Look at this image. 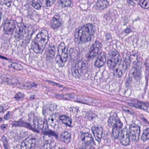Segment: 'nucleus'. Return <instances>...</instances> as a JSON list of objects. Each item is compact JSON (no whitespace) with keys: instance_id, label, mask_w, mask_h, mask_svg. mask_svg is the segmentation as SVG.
Returning a JSON list of instances; mask_svg holds the SVG:
<instances>
[{"instance_id":"nucleus-31","label":"nucleus","mask_w":149,"mask_h":149,"mask_svg":"<svg viewBox=\"0 0 149 149\" xmlns=\"http://www.w3.org/2000/svg\"><path fill=\"white\" fill-rule=\"evenodd\" d=\"M129 135L130 139L131 141L134 143L136 142L139 140L138 136L139 135H137L136 134L129 132Z\"/></svg>"},{"instance_id":"nucleus-39","label":"nucleus","mask_w":149,"mask_h":149,"mask_svg":"<svg viewBox=\"0 0 149 149\" xmlns=\"http://www.w3.org/2000/svg\"><path fill=\"white\" fill-rule=\"evenodd\" d=\"M110 56H111V58L114 60H115L118 56V52L116 50L114 51L111 53Z\"/></svg>"},{"instance_id":"nucleus-10","label":"nucleus","mask_w":149,"mask_h":149,"mask_svg":"<svg viewBox=\"0 0 149 149\" xmlns=\"http://www.w3.org/2000/svg\"><path fill=\"white\" fill-rule=\"evenodd\" d=\"M35 138H26L21 143V149H34Z\"/></svg>"},{"instance_id":"nucleus-53","label":"nucleus","mask_w":149,"mask_h":149,"mask_svg":"<svg viewBox=\"0 0 149 149\" xmlns=\"http://www.w3.org/2000/svg\"><path fill=\"white\" fill-rule=\"evenodd\" d=\"M11 4V0H9L8 1V2L5 5L6 6H8V7H9L10 6Z\"/></svg>"},{"instance_id":"nucleus-56","label":"nucleus","mask_w":149,"mask_h":149,"mask_svg":"<svg viewBox=\"0 0 149 149\" xmlns=\"http://www.w3.org/2000/svg\"><path fill=\"white\" fill-rule=\"evenodd\" d=\"M0 58L1 59H5L6 60H8V59L7 58L1 55H0Z\"/></svg>"},{"instance_id":"nucleus-52","label":"nucleus","mask_w":149,"mask_h":149,"mask_svg":"<svg viewBox=\"0 0 149 149\" xmlns=\"http://www.w3.org/2000/svg\"><path fill=\"white\" fill-rule=\"evenodd\" d=\"M57 97L59 100H61L62 99H63V95L62 94L58 95H57Z\"/></svg>"},{"instance_id":"nucleus-61","label":"nucleus","mask_w":149,"mask_h":149,"mask_svg":"<svg viewBox=\"0 0 149 149\" xmlns=\"http://www.w3.org/2000/svg\"><path fill=\"white\" fill-rule=\"evenodd\" d=\"M52 84V85H53L54 86H56L57 85H58V84H57V83H55V82H53Z\"/></svg>"},{"instance_id":"nucleus-27","label":"nucleus","mask_w":149,"mask_h":149,"mask_svg":"<svg viewBox=\"0 0 149 149\" xmlns=\"http://www.w3.org/2000/svg\"><path fill=\"white\" fill-rule=\"evenodd\" d=\"M141 139L143 141L149 140V127L146 128L143 130Z\"/></svg>"},{"instance_id":"nucleus-45","label":"nucleus","mask_w":149,"mask_h":149,"mask_svg":"<svg viewBox=\"0 0 149 149\" xmlns=\"http://www.w3.org/2000/svg\"><path fill=\"white\" fill-rule=\"evenodd\" d=\"M78 109L74 107H71L70 108V111L73 113H75L76 112H78Z\"/></svg>"},{"instance_id":"nucleus-24","label":"nucleus","mask_w":149,"mask_h":149,"mask_svg":"<svg viewBox=\"0 0 149 149\" xmlns=\"http://www.w3.org/2000/svg\"><path fill=\"white\" fill-rule=\"evenodd\" d=\"M58 2L62 8L70 7L72 4L71 0H59Z\"/></svg>"},{"instance_id":"nucleus-36","label":"nucleus","mask_w":149,"mask_h":149,"mask_svg":"<svg viewBox=\"0 0 149 149\" xmlns=\"http://www.w3.org/2000/svg\"><path fill=\"white\" fill-rule=\"evenodd\" d=\"M83 95H77L74 98V101L78 103H84L82 102V98Z\"/></svg>"},{"instance_id":"nucleus-13","label":"nucleus","mask_w":149,"mask_h":149,"mask_svg":"<svg viewBox=\"0 0 149 149\" xmlns=\"http://www.w3.org/2000/svg\"><path fill=\"white\" fill-rule=\"evenodd\" d=\"M12 125L13 127L18 126L27 128L30 130L33 129L31 125L29 123L23 121L22 118H20L18 121H14Z\"/></svg>"},{"instance_id":"nucleus-55","label":"nucleus","mask_w":149,"mask_h":149,"mask_svg":"<svg viewBox=\"0 0 149 149\" xmlns=\"http://www.w3.org/2000/svg\"><path fill=\"white\" fill-rule=\"evenodd\" d=\"M63 99L65 100H68V96L67 94L63 95Z\"/></svg>"},{"instance_id":"nucleus-43","label":"nucleus","mask_w":149,"mask_h":149,"mask_svg":"<svg viewBox=\"0 0 149 149\" xmlns=\"http://www.w3.org/2000/svg\"><path fill=\"white\" fill-rule=\"evenodd\" d=\"M142 121L145 124H149V121L146 118L143 116H141L140 117Z\"/></svg>"},{"instance_id":"nucleus-14","label":"nucleus","mask_w":149,"mask_h":149,"mask_svg":"<svg viewBox=\"0 0 149 149\" xmlns=\"http://www.w3.org/2000/svg\"><path fill=\"white\" fill-rule=\"evenodd\" d=\"M94 59H96L95 63V66L98 68H100L104 65V63L106 62V56L103 54L98 56L97 55V58H94L93 59H91L90 60H90H93Z\"/></svg>"},{"instance_id":"nucleus-20","label":"nucleus","mask_w":149,"mask_h":149,"mask_svg":"<svg viewBox=\"0 0 149 149\" xmlns=\"http://www.w3.org/2000/svg\"><path fill=\"white\" fill-rule=\"evenodd\" d=\"M133 107L137 108L140 109L145 111L148 110V107L143 102L138 101L136 103H130Z\"/></svg>"},{"instance_id":"nucleus-57","label":"nucleus","mask_w":149,"mask_h":149,"mask_svg":"<svg viewBox=\"0 0 149 149\" xmlns=\"http://www.w3.org/2000/svg\"><path fill=\"white\" fill-rule=\"evenodd\" d=\"M3 146L4 147L5 149H8V145L7 144H5V143L3 144Z\"/></svg>"},{"instance_id":"nucleus-29","label":"nucleus","mask_w":149,"mask_h":149,"mask_svg":"<svg viewBox=\"0 0 149 149\" xmlns=\"http://www.w3.org/2000/svg\"><path fill=\"white\" fill-rule=\"evenodd\" d=\"M31 4L36 9H40L41 8V3L38 0H32Z\"/></svg>"},{"instance_id":"nucleus-8","label":"nucleus","mask_w":149,"mask_h":149,"mask_svg":"<svg viewBox=\"0 0 149 149\" xmlns=\"http://www.w3.org/2000/svg\"><path fill=\"white\" fill-rule=\"evenodd\" d=\"M108 123L109 126L112 128L116 127L122 128L123 126V123L117 115L111 116L108 120Z\"/></svg>"},{"instance_id":"nucleus-63","label":"nucleus","mask_w":149,"mask_h":149,"mask_svg":"<svg viewBox=\"0 0 149 149\" xmlns=\"http://www.w3.org/2000/svg\"><path fill=\"white\" fill-rule=\"evenodd\" d=\"M57 84H58V85L56 86H58L59 88H61L63 87L61 85H60L59 84L57 83Z\"/></svg>"},{"instance_id":"nucleus-11","label":"nucleus","mask_w":149,"mask_h":149,"mask_svg":"<svg viewBox=\"0 0 149 149\" xmlns=\"http://www.w3.org/2000/svg\"><path fill=\"white\" fill-rule=\"evenodd\" d=\"M33 126H32L33 129L31 130L34 132L39 133V130L42 129L44 127V121L41 118H38L36 120H33Z\"/></svg>"},{"instance_id":"nucleus-25","label":"nucleus","mask_w":149,"mask_h":149,"mask_svg":"<svg viewBox=\"0 0 149 149\" xmlns=\"http://www.w3.org/2000/svg\"><path fill=\"white\" fill-rule=\"evenodd\" d=\"M131 71L132 72V74L136 80L139 81L141 79V73L138 71L136 67H132L131 69Z\"/></svg>"},{"instance_id":"nucleus-49","label":"nucleus","mask_w":149,"mask_h":149,"mask_svg":"<svg viewBox=\"0 0 149 149\" xmlns=\"http://www.w3.org/2000/svg\"><path fill=\"white\" fill-rule=\"evenodd\" d=\"M86 70V72H91L92 70V66L91 65H89L88 67L87 66Z\"/></svg>"},{"instance_id":"nucleus-6","label":"nucleus","mask_w":149,"mask_h":149,"mask_svg":"<svg viewBox=\"0 0 149 149\" xmlns=\"http://www.w3.org/2000/svg\"><path fill=\"white\" fill-rule=\"evenodd\" d=\"M17 23V22L14 20H6L4 23V33L7 35L12 34L16 29V25Z\"/></svg>"},{"instance_id":"nucleus-40","label":"nucleus","mask_w":149,"mask_h":149,"mask_svg":"<svg viewBox=\"0 0 149 149\" xmlns=\"http://www.w3.org/2000/svg\"><path fill=\"white\" fill-rule=\"evenodd\" d=\"M56 0H46L45 3L46 7H50L54 4Z\"/></svg>"},{"instance_id":"nucleus-50","label":"nucleus","mask_w":149,"mask_h":149,"mask_svg":"<svg viewBox=\"0 0 149 149\" xmlns=\"http://www.w3.org/2000/svg\"><path fill=\"white\" fill-rule=\"evenodd\" d=\"M6 111L3 107L0 106V115L3 114Z\"/></svg>"},{"instance_id":"nucleus-9","label":"nucleus","mask_w":149,"mask_h":149,"mask_svg":"<svg viewBox=\"0 0 149 149\" xmlns=\"http://www.w3.org/2000/svg\"><path fill=\"white\" fill-rule=\"evenodd\" d=\"M87 67L85 63L83 62H80L79 66H76L72 68V73L73 74H74L77 76H78L79 75L82 76L86 70Z\"/></svg>"},{"instance_id":"nucleus-1","label":"nucleus","mask_w":149,"mask_h":149,"mask_svg":"<svg viewBox=\"0 0 149 149\" xmlns=\"http://www.w3.org/2000/svg\"><path fill=\"white\" fill-rule=\"evenodd\" d=\"M74 35L75 41L79 43H85L91 41L95 33V31L91 24H88L76 29Z\"/></svg>"},{"instance_id":"nucleus-35","label":"nucleus","mask_w":149,"mask_h":149,"mask_svg":"<svg viewBox=\"0 0 149 149\" xmlns=\"http://www.w3.org/2000/svg\"><path fill=\"white\" fill-rule=\"evenodd\" d=\"M107 63L108 67L111 69H113L116 66L115 62L111 59H109L107 61Z\"/></svg>"},{"instance_id":"nucleus-5","label":"nucleus","mask_w":149,"mask_h":149,"mask_svg":"<svg viewBox=\"0 0 149 149\" xmlns=\"http://www.w3.org/2000/svg\"><path fill=\"white\" fill-rule=\"evenodd\" d=\"M102 45L101 43L97 40L92 45L90 50L86 54V57L90 60L97 58V54L100 50Z\"/></svg>"},{"instance_id":"nucleus-60","label":"nucleus","mask_w":149,"mask_h":149,"mask_svg":"<svg viewBox=\"0 0 149 149\" xmlns=\"http://www.w3.org/2000/svg\"><path fill=\"white\" fill-rule=\"evenodd\" d=\"M30 98L31 99H35V98H34V95H31L30 97Z\"/></svg>"},{"instance_id":"nucleus-46","label":"nucleus","mask_w":149,"mask_h":149,"mask_svg":"<svg viewBox=\"0 0 149 149\" xmlns=\"http://www.w3.org/2000/svg\"><path fill=\"white\" fill-rule=\"evenodd\" d=\"M8 126V125L7 124H3L1 125L0 126L1 129L3 130L4 132L7 130Z\"/></svg>"},{"instance_id":"nucleus-17","label":"nucleus","mask_w":149,"mask_h":149,"mask_svg":"<svg viewBox=\"0 0 149 149\" xmlns=\"http://www.w3.org/2000/svg\"><path fill=\"white\" fill-rule=\"evenodd\" d=\"M58 119L59 121L66 125L70 127L72 123V120L68 116L63 115H60L58 116Z\"/></svg>"},{"instance_id":"nucleus-18","label":"nucleus","mask_w":149,"mask_h":149,"mask_svg":"<svg viewBox=\"0 0 149 149\" xmlns=\"http://www.w3.org/2000/svg\"><path fill=\"white\" fill-rule=\"evenodd\" d=\"M60 138L62 142L68 143L71 139V134L67 131L63 132L60 134Z\"/></svg>"},{"instance_id":"nucleus-54","label":"nucleus","mask_w":149,"mask_h":149,"mask_svg":"<svg viewBox=\"0 0 149 149\" xmlns=\"http://www.w3.org/2000/svg\"><path fill=\"white\" fill-rule=\"evenodd\" d=\"M128 20L126 17H124V22L127 23L128 22Z\"/></svg>"},{"instance_id":"nucleus-22","label":"nucleus","mask_w":149,"mask_h":149,"mask_svg":"<svg viewBox=\"0 0 149 149\" xmlns=\"http://www.w3.org/2000/svg\"><path fill=\"white\" fill-rule=\"evenodd\" d=\"M130 133H134L137 135H139L140 133V127L137 125L135 124H130Z\"/></svg>"},{"instance_id":"nucleus-19","label":"nucleus","mask_w":149,"mask_h":149,"mask_svg":"<svg viewBox=\"0 0 149 149\" xmlns=\"http://www.w3.org/2000/svg\"><path fill=\"white\" fill-rule=\"evenodd\" d=\"M45 136H43L44 138L46 136H48L49 138L54 137L55 139H57L58 138V134L57 132L48 129L45 130L43 132Z\"/></svg>"},{"instance_id":"nucleus-38","label":"nucleus","mask_w":149,"mask_h":149,"mask_svg":"<svg viewBox=\"0 0 149 149\" xmlns=\"http://www.w3.org/2000/svg\"><path fill=\"white\" fill-rule=\"evenodd\" d=\"M114 73L119 78L121 77L123 74L122 70L118 69H117L116 70Z\"/></svg>"},{"instance_id":"nucleus-42","label":"nucleus","mask_w":149,"mask_h":149,"mask_svg":"<svg viewBox=\"0 0 149 149\" xmlns=\"http://www.w3.org/2000/svg\"><path fill=\"white\" fill-rule=\"evenodd\" d=\"M12 112L8 111L7 113L4 116L3 118L6 120H9L10 118V116Z\"/></svg>"},{"instance_id":"nucleus-3","label":"nucleus","mask_w":149,"mask_h":149,"mask_svg":"<svg viewBox=\"0 0 149 149\" xmlns=\"http://www.w3.org/2000/svg\"><path fill=\"white\" fill-rule=\"evenodd\" d=\"M80 139L84 142L82 143L79 149H94L93 146L95 145L94 140L91 134L88 132H80Z\"/></svg>"},{"instance_id":"nucleus-2","label":"nucleus","mask_w":149,"mask_h":149,"mask_svg":"<svg viewBox=\"0 0 149 149\" xmlns=\"http://www.w3.org/2000/svg\"><path fill=\"white\" fill-rule=\"evenodd\" d=\"M49 38L47 31L46 30H43L36 35L35 38L37 42H34L33 50L37 53L42 52L43 50L42 46H45L48 43Z\"/></svg>"},{"instance_id":"nucleus-21","label":"nucleus","mask_w":149,"mask_h":149,"mask_svg":"<svg viewBox=\"0 0 149 149\" xmlns=\"http://www.w3.org/2000/svg\"><path fill=\"white\" fill-rule=\"evenodd\" d=\"M3 79L4 81L7 82L9 85L10 86H13L14 87L16 86L19 83L18 81L15 78L11 79L6 77H4Z\"/></svg>"},{"instance_id":"nucleus-34","label":"nucleus","mask_w":149,"mask_h":149,"mask_svg":"<svg viewBox=\"0 0 149 149\" xmlns=\"http://www.w3.org/2000/svg\"><path fill=\"white\" fill-rule=\"evenodd\" d=\"M38 84L34 82L32 83H27L24 85V86L26 87L28 89H30L33 87H37Z\"/></svg>"},{"instance_id":"nucleus-4","label":"nucleus","mask_w":149,"mask_h":149,"mask_svg":"<svg viewBox=\"0 0 149 149\" xmlns=\"http://www.w3.org/2000/svg\"><path fill=\"white\" fill-rule=\"evenodd\" d=\"M65 47L64 42H61L58 47L57 51L59 54L61 53V56L57 55L55 61L59 67H63L64 66L65 63L67 61L68 54L65 52Z\"/></svg>"},{"instance_id":"nucleus-62","label":"nucleus","mask_w":149,"mask_h":149,"mask_svg":"<svg viewBox=\"0 0 149 149\" xmlns=\"http://www.w3.org/2000/svg\"><path fill=\"white\" fill-rule=\"evenodd\" d=\"M136 56V59L137 58V55H136L135 54H132L131 55V57L133 56L134 57H135Z\"/></svg>"},{"instance_id":"nucleus-16","label":"nucleus","mask_w":149,"mask_h":149,"mask_svg":"<svg viewBox=\"0 0 149 149\" xmlns=\"http://www.w3.org/2000/svg\"><path fill=\"white\" fill-rule=\"evenodd\" d=\"M125 135L123 132L121 134V138L120 141L122 145L126 146L129 144L130 140V139L129 132H126Z\"/></svg>"},{"instance_id":"nucleus-51","label":"nucleus","mask_w":149,"mask_h":149,"mask_svg":"<svg viewBox=\"0 0 149 149\" xmlns=\"http://www.w3.org/2000/svg\"><path fill=\"white\" fill-rule=\"evenodd\" d=\"M124 32L126 33L129 34L131 32V31L130 28L127 27L126 29L124 30Z\"/></svg>"},{"instance_id":"nucleus-33","label":"nucleus","mask_w":149,"mask_h":149,"mask_svg":"<svg viewBox=\"0 0 149 149\" xmlns=\"http://www.w3.org/2000/svg\"><path fill=\"white\" fill-rule=\"evenodd\" d=\"M104 39L106 42L110 44L112 41V38L111 34L109 33H106L105 34Z\"/></svg>"},{"instance_id":"nucleus-44","label":"nucleus","mask_w":149,"mask_h":149,"mask_svg":"<svg viewBox=\"0 0 149 149\" xmlns=\"http://www.w3.org/2000/svg\"><path fill=\"white\" fill-rule=\"evenodd\" d=\"M145 78L146 80V83H148V78L149 77V70L148 69H146V71L145 72Z\"/></svg>"},{"instance_id":"nucleus-23","label":"nucleus","mask_w":149,"mask_h":149,"mask_svg":"<svg viewBox=\"0 0 149 149\" xmlns=\"http://www.w3.org/2000/svg\"><path fill=\"white\" fill-rule=\"evenodd\" d=\"M121 128L116 127L112 128V135L114 139H117L118 138L120 133V134L123 132L120 130Z\"/></svg>"},{"instance_id":"nucleus-59","label":"nucleus","mask_w":149,"mask_h":149,"mask_svg":"<svg viewBox=\"0 0 149 149\" xmlns=\"http://www.w3.org/2000/svg\"><path fill=\"white\" fill-rule=\"evenodd\" d=\"M4 0H0V5H4Z\"/></svg>"},{"instance_id":"nucleus-58","label":"nucleus","mask_w":149,"mask_h":149,"mask_svg":"<svg viewBox=\"0 0 149 149\" xmlns=\"http://www.w3.org/2000/svg\"><path fill=\"white\" fill-rule=\"evenodd\" d=\"M54 121V119L53 118H52L50 119H49V121L50 123H53Z\"/></svg>"},{"instance_id":"nucleus-32","label":"nucleus","mask_w":149,"mask_h":149,"mask_svg":"<svg viewBox=\"0 0 149 149\" xmlns=\"http://www.w3.org/2000/svg\"><path fill=\"white\" fill-rule=\"evenodd\" d=\"M10 67L17 70H21L22 68V66L20 64L16 63H12Z\"/></svg>"},{"instance_id":"nucleus-7","label":"nucleus","mask_w":149,"mask_h":149,"mask_svg":"<svg viewBox=\"0 0 149 149\" xmlns=\"http://www.w3.org/2000/svg\"><path fill=\"white\" fill-rule=\"evenodd\" d=\"M62 25L60 15L58 14L54 15L50 21V26L51 28L55 31H58L61 28Z\"/></svg>"},{"instance_id":"nucleus-37","label":"nucleus","mask_w":149,"mask_h":149,"mask_svg":"<svg viewBox=\"0 0 149 149\" xmlns=\"http://www.w3.org/2000/svg\"><path fill=\"white\" fill-rule=\"evenodd\" d=\"M24 97V94L20 92H19L16 94L14 97V98L16 100L18 101L20 99L23 98Z\"/></svg>"},{"instance_id":"nucleus-30","label":"nucleus","mask_w":149,"mask_h":149,"mask_svg":"<svg viewBox=\"0 0 149 149\" xmlns=\"http://www.w3.org/2000/svg\"><path fill=\"white\" fill-rule=\"evenodd\" d=\"M139 5L141 8L148 9L149 8V0H140Z\"/></svg>"},{"instance_id":"nucleus-64","label":"nucleus","mask_w":149,"mask_h":149,"mask_svg":"<svg viewBox=\"0 0 149 149\" xmlns=\"http://www.w3.org/2000/svg\"><path fill=\"white\" fill-rule=\"evenodd\" d=\"M4 5H6L9 0H4Z\"/></svg>"},{"instance_id":"nucleus-47","label":"nucleus","mask_w":149,"mask_h":149,"mask_svg":"<svg viewBox=\"0 0 149 149\" xmlns=\"http://www.w3.org/2000/svg\"><path fill=\"white\" fill-rule=\"evenodd\" d=\"M68 100H70L71 99L74 98V95L73 94H68Z\"/></svg>"},{"instance_id":"nucleus-12","label":"nucleus","mask_w":149,"mask_h":149,"mask_svg":"<svg viewBox=\"0 0 149 149\" xmlns=\"http://www.w3.org/2000/svg\"><path fill=\"white\" fill-rule=\"evenodd\" d=\"M91 130L93 134L95 137L96 140L99 143L100 142L102 138V135L103 133L102 128L93 126L91 128Z\"/></svg>"},{"instance_id":"nucleus-41","label":"nucleus","mask_w":149,"mask_h":149,"mask_svg":"<svg viewBox=\"0 0 149 149\" xmlns=\"http://www.w3.org/2000/svg\"><path fill=\"white\" fill-rule=\"evenodd\" d=\"M26 26L24 24H21V26L19 27V31L20 32H22L23 33H26Z\"/></svg>"},{"instance_id":"nucleus-48","label":"nucleus","mask_w":149,"mask_h":149,"mask_svg":"<svg viewBox=\"0 0 149 149\" xmlns=\"http://www.w3.org/2000/svg\"><path fill=\"white\" fill-rule=\"evenodd\" d=\"M28 116L29 119H32L34 116V113L33 112H31L28 114Z\"/></svg>"},{"instance_id":"nucleus-26","label":"nucleus","mask_w":149,"mask_h":149,"mask_svg":"<svg viewBox=\"0 0 149 149\" xmlns=\"http://www.w3.org/2000/svg\"><path fill=\"white\" fill-rule=\"evenodd\" d=\"M82 102L84 103H81L82 104L87 105L89 106H91L93 102V99L87 96L83 95L82 98Z\"/></svg>"},{"instance_id":"nucleus-28","label":"nucleus","mask_w":149,"mask_h":149,"mask_svg":"<svg viewBox=\"0 0 149 149\" xmlns=\"http://www.w3.org/2000/svg\"><path fill=\"white\" fill-rule=\"evenodd\" d=\"M45 53L47 57L52 58L55 54V49L54 47L50 48L46 50Z\"/></svg>"},{"instance_id":"nucleus-15","label":"nucleus","mask_w":149,"mask_h":149,"mask_svg":"<svg viewBox=\"0 0 149 149\" xmlns=\"http://www.w3.org/2000/svg\"><path fill=\"white\" fill-rule=\"evenodd\" d=\"M109 4V1L107 0H97L95 7L97 10H101L106 8Z\"/></svg>"}]
</instances>
